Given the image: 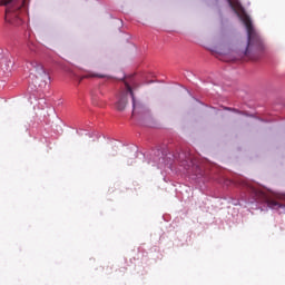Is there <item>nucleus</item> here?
<instances>
[{
	"label": "nucleus",
	"instance_id": "obj_5",
	"mask_svg": "<svg viewBox=\"0 0 285 285\" xmlns=\"http://www.w3.org/2000/svg\"><path fill=\"white\" fill-rule=\"evenodd\" d=\"M128 106V96H121V98L116 102V109L119 111L126 110Z\"/></svg>",
	"mask_w": 285,
	"mask_h": 285
},
{
	"label": "nucleus",
	"instance_id": "obj_8",
	"mask_svg": "<svg viewBox=\"0 0 285 285\" xmlns=\"http://www.w3.org/2000/svg\"><path fill=\"white\" fill-rule=\"evenodd\" d=\"M27 46L31 52H35L36 49H35V43L32 41H29Z\"/></svg>",
	"mask_w": 285,
	"mask_h": 285
},
{
	"label": "nucleus",
	"instance_id": "obj_2",
	"mask_svg": "<svg viewBox=\"0 0 285 285\" xmlns=\"http://www.w3.org/2000/svg\"><path fill=\"white\" fill-rule=\"evenodd\" d=\"M30 0H0V6H6V23L21 26V14L28 10Z\"/></svg>",
	"mask_w": 285,
	"mask_h": 285
},
{
	"label": "nucleus",
	"instance_id": "obj_7",
	"mask_svg": "<svg viewBox=\"0 0 285 285\" xmlns=\"http://www.w3.org/2000/svg\"><path fill=\"white\" fill-rule=\"evenodd\" d=\"M127 92H129L132 98L134 110H137V108H139V105H137V102L135 101V94L132 92V88L130 87V85H127Z\"/></svg>",
	"mask_w": 285,
	"mask_h": 285
},
{
	"label": "nucleus",
	"instance_id": "obj_6",
	"mask_svg": "<svg viewBox=\"0 0 285 285\" xmlns=\"http://www.w3.org/2000/svg\"><path fill=\"white\" fill-rule=\"evenodd\" d=\"M106 77H108V76H106L104 73L88 72L80 78V81H83V79H94V78L106 79Z\"/></svg>",
	"mask_w": 285,
	"mask_h": 285
},
{
	"label": "nucleus",
	"instance_id": "obj_10",
	"mask_svg": "<svg viewBox=\"0 0 285 285\" xmlns=\"http://www.w3.org/2000/svg\"><path fill=\"white\" fill-rule=\"evenodd\" d=\"M227 110H233L234 112H237V109L227 108Z\"/></svg>",
	"mask_w": 285,
	"mask_h": 285
},
{
	"label": "nucleus",
	"instance_id": "obj_4",
	"mask_svg": "<svg viewBox=\"0 0 285 285\" xmlns=\"http://www.w3.org/2000/svg\"><path fill=\"white\" fill-rule=\"evenodd\" d=\"M30 76L35 77L38 81H41L42 83H46L48 80H50V75L46 72V68H43V65L37 60L30 61Z\"/></svg>",
	"mask_w": 285,
	"mask_h": 285
},
{
	"label": "nucleus",
	"instance_id": "obj_3",
	"mask_svg": "<svg viewBox=\"0 0 285 285\" xmlns=\"http://www.w3.org/2000/svg\"><path fill=\"white\" fill-rule=\"evenodd\" d=\"M248 193L255 199V202H259L261 204H267L269 208H284L285 205L277 203V200L271 199V197L266 194V191L262 189H257L256 187L249 186Z\"/></svg>",
	"mask_w": 285,
	"mask_h": 285
},
{
	"label": "nucleus",
	"instance_id": "obj_9",
	"mask_svg": "<svg viewBox=\"0 0 285 285\" xmlns=\"http://www.w3.org/2000/svg\"><path fill=\"white\" fill-rule=\"evenodd\" d=\"M92 104L94 106H101L99 102H97V97L95 95L92 96Z\"/></svg>",
	"mask_w": 285,
	"mask_h": 285
},
{
	"label": "nucleus",
	"instance_id": "obj_1",
	"mask_svg": "<svg viewBox=\"0 0 285 285\" xmlns=\"http://www.w3.org/2000/svg\"><path fill=\"white\" fill-rule=\"evenodd\" d=\"M244 26L247 30V48L244 52V57L249 59L250 61H259L261 58L264 57V52H266V45H264V40L259 37V33L253 27V21L248 16L243 18Z\"/></svg>",
	"mask_w": 285,
	"mask_h": 285
}]
</instances>
